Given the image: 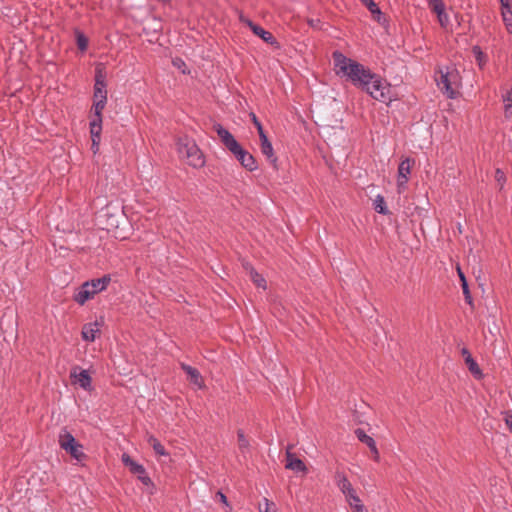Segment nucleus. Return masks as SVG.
<instances>
[{"mask_svg": "<svg viewBox=\"0 0 512 512\" xmlns=\"http://www.w3.org/2000/svg\"><path fill=\"white\" fill-rule=\"evenodd\" d=\"M461 353H462V355L465 358V363L468 366L469 371L476 378H478V379L481 378L482 377V372H481L478 364L476 363V361L472 358L470 352L466 348H463Z\"/></svg>", "mask_w": 512, "mask_h": 512, "instance_id": "nucleus-14", "label": "nucleus"}, {"mask_svg": "<svg viewBox=\"0 0 512 512\" xmlns=\"http://www.w3.org/2000/svg\"><path fill=\"white\" fill-rule=\"evenodd\" d=\"M439 89L449 98H454L458 93L460 86V75L455 68H447L446 71H440V77L436 79Z\"/></svg>", "mask_w": 512, "mask_h": 512, "instance_id": "nucleus-4", "label": "nucleus"}, {"mask_svg": "<svg viewBox=\"0 0 512 512\" xmlns=\"http://www.w3.org/2000/svg\"><path fill=\"white\" fill-rule=\"evenodd\" d=\"M354 512H367V509L361 504L360 498H358L357 502L352 501V504H349Z\"/></svg>", "mask_w": 512, "mask_h": 512, "instance_id": "nucleus-39", "label": "nucleus"}, {"mask_svg": "<svg viewBox=\"0 0 512 512\" xmlns=\"http://www.w3.org/2000/svg\"><path fill=\"white\" fill-rule=\"evenodd\" d=\"M293 446L292 445H289L286 449V463L287 462H293V460H296L298 459L292 452Z\"/></svg>", "mask_w": 512, "mask_h": 512, "instance_id": "nucleus-41", "label": "nucleus"}, {"mask_svg": "<svg viewBox=\"0 0 512 512\" xmlns=\"http://www.w3.org/2000/svg\"><path fill=\"white\" fill-rule=\"evenodd\" d=\"M147 441L157 455H160V456L167 455V452H166L164 446L153 435H150L148 437Z\"/></svg>", "mask_w": 512, "mask_h": 512, "instance_id": "nucleus-22", "label": "nucleus"}, {"mask_svg": "<svg viewBox=\"0 0 512 512\" xmlns=\"http://www.w3.org/2000/svg\"><path fill=\"white\" fill-rule=\"evenodd\" d=\"M241 22L245 23L255 35L260 37L263 41L269 44H275L276 39L275 37L265 29H263L261 26L254 24L251 20L241 16L240 17Z\"/></svg>", "mask_w": 512, "mask_h": 512, "instance_id": "nucleus-10", "label": "nucleus"}, {"mask_svg": "<svg viewBox=\"0 0 512 512\" xmlns=\"http://www.w3.org/2000/svg\"><path fill=\"white\" fill-rule=\"evenodd\" d=\"M472 51H473V54L476 58L478 65L480 67H482L486 62L485 54L481 51L480 47H478V46H474Z\"/></svg>", "mask_w": 512, "mask_h": 512, "instance_id": "nucleus-34", "label": "nucleus"}, {"mask_svg": "<svg viewBox=\"0 0 512 512\" xmlns=\"http://www.w3.org/2000/svg\"><path fill=\"white\" fill-rule=\"evenodd\" d=\"M213 129L217 133V135H218L220 141L222 142V144L228 150H230L231 148H235L236 147V144L238 142L236 141L234 136L227 129H225L222 125L214 124L213 125Z\"/></svg>", "mask_w": 512, "mask_h": 512, "instance_id": "nucleus-12", "label": "nucleus"}, {"mask_svg": "<svg viewBox=\"0 0 512 512\" xmlns=\"http://www.w3.org/2000/svg\"><path fill=\"white\" fill-rule=\"evenodd\" d=\"M216 498L219 499V501H221L223 504H225V506L227 507V512L232 511V507L229 505L227 497L222 492L218 491L216 493Z\"/></svg>", "mask_w": 512, "mask_h": 512, "instance_id": "nucleus-40", "label": "nucleus"}, {"mask_svg": "<svg viewBox=\"0 0 512 512\" xmlns=\"http://www.w3.org/2000/svg\"><path fill=\"white\" fill-rule=\"evenodd\" d=\"M70 377L72 379V383L78 384L84 390L90 391L92 389V379L87 370L74 366L71 369Z\"/></svg>", "mask_w": 512, "mask_h": 512, "instance_id": "nucleus-7", "label": "nucleus"}, {"mask_svg": "<svg viewBox=\"0 0 512 512\" xmlns=\"http://www.w3.org/2000/svg\"><path fill=\"white\" fill-rule=\"evenodd\" d=\"M106 100H95L93 104L94 115L90 123L102 126V111L105 107Z\"/></svg>", "mask_w": 512, "mask_h": 512, "instance_id": "nucleus-17", "label": "nucleus"}, {"mask_svg": "<svg viewBox=\"0 0 512 512\" xmlns=\"http://www.w3.org/2000/svg\"><path fill=\"white\" fill-rule=\"evenodd\" d=\"M333 61L336 75L345 77L354 86L362 88L368 84L372 77V71L357 61L346 57L339 51L333 52Z\"/></svg>", "mask_w": 512, "mask_h": 512, "instance_id": "nucleus-1", "label": "nucleus"}, {"mask_svg": "<svg viewBox=\"0 0 512 512\" xmlns=\"http://www.w3.org/2000/svg\"><path fill=\"white\" fill-rule=\"evenodd\" d=\"M433 12L437 15L438 22L441 25V27L446 28L449 24V16L445 12V7L437 9Z\"/></svg>", "mask_w": 512, "mask_h": 512, "instance_id": "nucleus-29", "label": "nucleus"}, {"mask_svg": "<svg viewBox=\"0 0 512 512\" xmlns=\"http://www.w3.org/2000/svg\"><path fill=\"white\" fill-rule=\"evenodd\" d=\"M370 450H371V452L373 454L374 460L375 461H379L380 456H379V452H378V449L376 447V444L374 445V448H370Z\"/></svg>", "mask_w": 512, "mask_h": 512, "instance_id": "nucleus-45", "label": "nucleus"}, {"mask_svg": "<svg viewBox=\"0 0 512 512\" xmlns=\"http://www.w3.org/2000/svg\"><path fill=\"white\" fill-rule=\"evenodd\" d=\"M495 181L497 182V185L499 186V191H502L504 188V185L506 183V176L504 172L497 168L495 171Z\"/></svg>", "mask_w": 512, "mask_h": 512, "instance_id": "nucleus-33", "label": "nucleus"}, {"mask_svg": "<svg viewBox=\"0 0 512 512\" xmlns=\"http://www.w3.org/2000/svg\"><path fill=\"white\" fill-rule=\"evenodd\" d=\"M257 130H258V134L260 137V141H264V139H268L267 135L264 132L262 125H258Z\"/></svg>", "mask_w": 512, "mask_h": 512, "instance_id": "nucleus-44", "label": "nucleus"}, {"mask_svg": "<svg viewBox=\"0 0 512 512\" xmlns=\"http://www.w3.org/2000/svg\"><path fill=\"white\" fill-rule=\"evenodd\" d=\"M367 82L368 84L364 85L361 89L366 91L372 98L381 102L391 101V86L379 75L372 73L371 79Z\"/></svg>", "mask_w": 512, "mask_h": 512, "instance_id": "nucleus-3", "label": "nucleus"}, {"mask_svg": "<svg viewBox=\"0 0 512 512\" xmlns=\"http://www.w3.org/2000/svg\"><path fill=\"white\" fill-rule=\"evenodd\" d=\"M122 462L129 467L130 471L132 473H142L143 476L139 477V480L144 485H152L150 477L146 474L145 468L141 465L135 462L128 454L124 453L122 455Z\"/></svg>", "mask_w": 512, "mask_h": 512, "instance_id": "nucleus-8", "label": "nucleus"}, {"mask_svg": "<svg viewBox=\"0 0 512 512\" xmlns=\"http://www.w3.org/2000/svg\"><path fill=\"white\" fill-rule=\"evenodd\" d=\"M59 445L63 450H66L68 448H71V446L75 445L77 443L74 436L68 432L66 429L61 430L59 434Z\"/></svg>", "mask_w": 512, "mask_h": 512, "instance_id": "nucleus-16", "label": "nucleus"}, {"mask_svg": "<svg viewBox=\"0 0 512 512\" xmlns=\"http://www.w3.org/2000/svg\"><path fill=\"white\" fill-rule=\"evenodd\" d=\"M103 323V318H100V320L85 324L81 332L83 340L93 342L100 333Z\"/></svg>", "mask_w": 512, "mask_h": 512, "instance_id": "nucleus-11", "label": "nucleus"}, {"mask_svg": "<svg viewBox=\"0 0 512 512\" xmlns=\"http://www.w3.org/2000/svg\"><path fill=\"white\" fill-rule=\"evenodd\" d=\"M502 17L507 31L512 34V10H503Z\"/></svg>", "mask_w": 512, "mask_h": 512, "instance_id": "nucleus-31", "label": "nucleus"}, {"mask_svg": "<svg viewBox=\"0 0 512 512\" xmlns=\"http://www.w3.org/2000/svg\"><path fill=\"white\" fill-rule=\"evenodd\" d=\"M110 282L109 276L94 279L91 282H85L80 289L76 292L74 300L83 305L86 301L93 298L95 294L104 290Z\"/></svg>", "mask_w": 512, "mask_h": 512, "instance_id": "nucleus-5", "label": "nucleus"}, {"mask_svg": "<svg viewBox=\"0 0 512 512\" xmlns=\"http://www.w3.org/2000/svg\"><path fill=\"white\" fill-rule=\"evenodd\" d=\"M238 447L239 450L244 454L249 451L250 443L248 438L245 436L243 430L237 431Z\"/></svg>", "mask_w": 512, "mask_h": 512, "instance_id": "nucleus-26", "label": "nucleus"}, {"mask_svg": "<svg viewBox=\"0 0 512 512\" xmlns=\"http://www.w3.org/2000/svg\"><path fill=\"white\" fill-rule=\"evenodd\" d=\"M257 130H258V134L260 137V141H264V139H268L267 135L264 132L262 125H258Z\"/></svg>", "mask_w": 512, "mask_h": 512, "instance_id": "nucleus-43", "label": "nucleus"}, {"mask_svg": "<svg viewBox=\"0 0 512 512\" xmlns=\"http://www.w3.org/2000/svg\"><path fill=\"white\" fill-rule=\"evenodd\" d=\"M176 145L179 157L185 160L187 164L194 168H200L204 166L205 160L203 153L193 139L188 137H180L177 140Z\"/></svg>", "mask_w": 512, "mask_h": 512, "instance_id": "nucleus-2", "label": "nucleus"}, {"mask_svg": "<svg viewBox=\"0 0 512 512\" xmlns=\"http://www.w3.org/2000/svg\"><path fill=\"white\" fill-rule=\"evenodd\" d=\"M136 474H137L138 478H139L140 476H143V474H142V473H136Z\"/></svg>", "mask_w": 512, "mask_h": 512, "instance_id": "nucleus-50", "label": "nucleus"}, {"mask_svg": "<svg viewBox=\"0 0 512 512\" xmlns=\"http://www.w3.org/2000/svg\"><path fill=\"white\" fill-rule=\"evenodd\" d=\"M285 468L292 470L294 472H303L305 473L307 471V467L304 464V462L301 459L293 460V462H287L285 464Z\"/></svg>", "mask_w": 512, "mask_h": 512, "instance_id": "nucleus-27", "label": "nucleus"}, {"mask_svg": "<svg viewBox=\"0 0 512 512\" xmlns=\"http://www.w3.org/2000/svg\"><path fill=\"white\" fill-rule=\"evenodd\" d=\"M259 512H276V505L268 499H264L263 503H259Z\"/></svg>", "mask_w": 512, "mask_h": 512, "instance_id": "nucleus-32", "label": "nucleus"}, {"mask_svg": "<svg viewBox=\"0 0 512 512\" xmlns=\"http://www.w3.org/2000/svg\"><path fill=\"white\" fill-rule=\"evenodd\" d=\"M500 3H501L502 11L511 9V7L509 5V0H500Z\"/></svg>", "mask_w": 512, "mask_h": 512, "instance_id": "nucleus-46", "label": "nucleus"}, {"mask_svg": "<svg viewBox=\"0 0 512 512\" xmlns=\"http://www.w3.org/2000/svg\"><path fill=\"white\" fill-rule=\"evenodd\" d=\"M101 131H102V126H99L95 123H90V134H91V139H92L91 149H92L93 153H97L99 150V144H100V140H101Z\"/></svg>", "mask_w": 512, "mask_h": 512, "instance_id": "nucleus-15", "label": "nucleus"}, {"mask_svg": "<svg viewBox=\"0 0 512 512\" xmlns=\"http://www.w3.org/2000/svg\"><path fill=\"white\" fill-rule=\"evenodd\" d=\"M504 113L506 118H512V89L507 90L503 95Z\"/></svg>", "mask_w": 512, "mask_h": 512, "instance_id": "nucleus-23", "label": "nucleus"}, {"mask_svg": "<svg viewBox=\"0 0 512 512\" xmlns=\"http://www.w3.org/2000/svg\"><path fill=\"white\" fill-rule=\"evenodd\" d=\"M428 3L429 8L432 11H435L437 9H441L442 7H445V4L443 0H426Z\"/></svg>", "mask_w": 512, "mask_h": 512, "instance_id": "nucleus-36", "label": "nucleus"}, {"mask_svg": "<svg viewBox=\"0 0 512 512\" xmlns=\"http://www.w3.org/2000/svg\"><path fill=\"white\" fill-rule=\"evenodd\" d=\"M506 425L509 427V429L512 432V413L506 412L504 417Z\"/></svg>", "mask_w": 512, "mask_h": 512, "instance_id": "nucleus-42", "label": "nucleus"}, {"mask_svg": "<svg viewBox=\"0 0 512 512\" xmlns=\"http://www.w3.org/2000/svg\"><path fill=\"white\" fill-rule=\"evenodd\" d=\"M77 45H78L79 49L82 51L87 48L88 40L83 34L77 35Z\"/></svg>", "mask_w": 512, "mask_h": 512, "instance_id": "nucleus-38", "label": "nucleus"}, {"mask_svg": "<svg viewBox=\"0 0 512 512\" xmlns=\"http://www.w3.org/2000/svg\"><path fill=\"white\" fill-rule=\"evenodd\" d=\"M252 120L256 128H258V125H262L254 114L252 115Z\"/></svg>", "mask_w": 512, "mask_h": 512, "instance_id": "nucleus-48", "label": "nucleus"}, {"mask_svg": "<svg viewBox=\"0 0 512 512\" xmlns=\"http://www.w3.org/2000/svg\"><path fill=\"white\" fill-rule=\"evenodd\" d=\"M105 81H98L94 86V100H107Z\"/></svg>", "mask_w": 512, "mask_h": 512, "instance_id": "nucleus-21", "label": "nucleus"}, {"mask_svg": "<svg viewBox=\"0 0 512 512\" xmlns=\"http://www.w3.org/2000/svg\"><path fill=\"white\" fill-rule=\"evenodd\" d=\"M65 451L69 453L71 457H73L77 461H82L83 459L86 458V455L83 452V447L78 442L75 445L71 446V448L66 449Z\"/></svg>", "mask_w": 512, "mask_h": 512, "instance_id": "nucleus-20", "label": "nucleus"}, {"mask_svg": "<svg viewBox=\"0 0 512 512\" xmlns=\"http://www.w3.org/2000/svg\"><path fill=\"white\" fill-rule=\"evenodd\" d=\"M457 271H458V275H459V278L461 281V287H462L463 293H467V291H469V287H468L466 277L459 267L457 268Z\"/></svg>", "mask_w": 512, "mask_h": 512, "instance_id": "nucleus-37", "label": "nucleus"}, {"mask_svg": "<svg viewBox=\"0 0 512 512\" xmlns=\"http://www.w3.org/2000/svg\"><path fill=\"white\" fill-rule=\"evenodd\" d=\"M98 81H104L103 76L100 71L97 72L95 83H97Z\"/></svg>", "mask_w": 512, "mask_h": 512, "instance_id": "nucleus-49", "label": "nucleus"}, {"mask_svg": "<svg viewBox=\"0 0 512 512\" xmlns=\"http://www.w3.org/2000/svg\"><path fill=\"white\" fill-rule=\"evenodd\" d=\"M334 481L339 490L345 496V499L348 502V504H352V501H358L359 497L344 472L337 470L334 475Z\"/></svg>", "mask_w": 512, "mask_h": 512, "instance_id": "nucleus-6", "label": "nucleus"}, {"mask_svg": "<svg viewBox=\"0 0 512 512\" xmlns=\"http://www.w3.org/2000/svg\"><path fill=\"white\" fill-rule=\"evenodd\" d=\"M413 164H414V161L411 160L410 158L404 159L399 164L398 178H397V186H398L399 191H401L402 188L406 187Z\"/></svg>", "mask_w": 512, "mask_h": 512, "instance_id": "nucleus-9", "label": "nucleus"}, {"mask_svg": "<svg viewBox=\"0 0 512 512\" xmlns=\"http://www.w3.org/2000/svg\"><path fill=\"white\" fill-rule=\"evenodd\" d=\"M246 269H249L250 278L254 282V284L258 287L265 289L266 288V280L257 271H255L251 266H247Z\"/></svg>", "mask_w": 512, "mask_h": 512, "instance_id": "nucleus-25", "label": "nucleus"}, {"mask_svg": "<svg viewBox=\"0 0 512 512\" xmlns=\"http://www.w3.org/2000/svg\"><path fill=\"white\" fill-rule=\"evenodd\" d=\"M261 152L267 157L268 160L271 161V163L274 164L276 162L277 158L274 156L272 144L268 139L261 141Z\"/></svg>", "mask_w": 512, "mask_h": 512, "instance_id": "nucleus-18", "label": "nucleus"}, {"mask_svg": "<svg viewBox=\"0 0 512 512\" xmlns=\"http://www.w3.org/2000/svg\"><path fill=\"white\" fill-rule=\"evenodd\" d=\"M355 434L359 441L366 444L369 448H374V445L376 444L374 439L367 435L362 429H357Z\"/></svg>", "mask_w": 512, "mask_h": 512, "instance_id": "nucleus-28", "label": "nucleus"}, {"mask_svg": "<svg viewBox=\"0 0 512 512\" xmlns=\"http://www.w3.org/2000/svg\"><path fill=\"white\" fill-rule=\"evenodd\" d=\"M181 368L183 371L187 374L189 381L197 386L199 389H202L204 387V381L202 379V376L200 372L187 364L182 363Z\"/></svg>", "mask_w": 512, "mask_h": 512, "instance_id": "nucleus-13", "label": "nucleus"}, {"mask_svg": "<svg viewBox=\"0 0 512 512\" xmlns=\"http://www.w3.org/2000/svg\"><path fill=\"white\" fill-rule=\"evenodd\" d=\"M238 161H241L242 155H245L248 151L244 150L239 143L236 144L235 148L229 150Z\"/></svg>", "mask_w": 512, "mask_h": 512, "instance_id": "nucleus-35", "label": "nucleus"}, {"mask_svg": "<svg viewBox=\"0 0 512 512\" xmlns=\"http://www.w3.org/2000/svg\"><path fill=\"white\" fill-rule=\"evenodd\" d=\"M239 162L248 171H254L257 169L256 160L249 152H247L245 155H242L241 161Z\"/></svg>", "mask_w": 512, "mask_h": 512, "instance_id": "nucleus-19", "label": "nucleus"}, {"mask_svg": "<svg viewBox=\"0 0 512 512\" xmlns=\"http://www.w3.org/2000/svg\"><path fill=\"white\" fill-rule=\"evenodd\" d=\"M361 2L368 8V10L374 15V18L381 22L382 12L378 8L377 4L373 0H361Z\"/></svg>", "mask_w": 512, "mask_h": 512, "instance_id": "nucleus-24", "label": "nucleus"}, {"mask_svg": "<svg viewBox=\"0 0 512 512\" xmlns=\"http://www.w3.org/2000/svg\"><path fill=\"white\" fill-rule=\"evenodd\" d=\"M464 296H465V300L468 304H472V297H471V294H470V291H467V293H463Z\"/></svg>", "mask_w": 512, "mask_h": 512, "instance_id": "nucleus-47", "label": "nucleus"}, {"mask_svg": "<svg viewBox=\"0 0 512 512\" xmlns=\"http://www.w3.org/2000/svg\"><path fill=\"white\" fill-rule=\"evenodd\" d=\"M374 209L380 214H387V209L385 206V201L383 196L378 195L374 200Z\"/></svg>", "mask_w": 512, "mask_h": 512, "instance_id": "nucleus-30", "label": "nucleus"}]
</instances>
